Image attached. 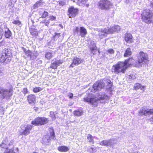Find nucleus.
Wrapping results in <instances>:
<instances>
[{"label":"nucleus","instance_id":"obj_1","mask_svg":"<svg viewBox=\"0 0 153 153\" xmlns=\"http://www.w3.org/2000/svg\"><path fill=\"white\" fill-rule=\"evenodd\" d=\"M97 98H90L89 97H85L84 98V101L90 103L94 107H96L98 103H103L104 100H108L109 98L108 96L105 93H100L97 95Z\"/></svg>","mask_w":153,"mask_h":153},{"label":"nucleus","instance_id":"obj_2","mask_svg":"<svg viewBox=\"0 0 153 153\" xmlns=\"http://www.w3.org/2000/svg\"><path fill=\"white\" fill-rule=\"evenodd\" d=\"M13 142V140H10L9 138L7 137L4 139L0 145V147L5 149L4 153H16L12 149Z\"/></svg>","mask_w":153,"mask_h":153},{"label":"nucleus","instance_id":"obj_3","mask_svg":"<svg viewBox=\"0 0 153 153\" xmlns=\"http://www.w3.org/2000/svg\"><path fill=\"white\" fill-rule=\"evenodd\" d=\"M127 68V66L126 63L119 62L118 63L113 65L111 71L116 74H118L120 72L124 73Z\"/></svg>","mask_w":153,"mask_h":153},{"label":"nucleus","instance_id":"obj_4","mask_svg":"<svg viewBox=\"0 0 153 153\" xmlns=\"http://www.w3.org/2000/svg\"><path fill=\"white\" fill-rule=\"evenodd\" d=\"M142 19L147 23L153 22V10L149 9L143 10L141 14Z\"/></svg>","mask_w":153,"mask_h":153},{"label":"nucleus","instance_id":"obj_5","mask_svg":"<svg viewBox=\"0 0 153 153\" xmlns=\"http://www.w3.org/2000/svg\"><path fill=\"white\" fill-rule=\"evenodd\" d=\"M147 58V54L141 51L138 56V61L135 63L136 66L138 68L142 66V65L143 64V62H145Z\"/></svg>","mask_w":153,"mask_h":153},{"label":"nucleus","instance_id":"obj_6","mask_svg":"<svg viewBox=\"0 0 153 153\" xmlns=\"http://www.w3.org/2000/svg\"><path fill=\"white\" fill-rule=\"evenodd\" d=\"M138 115L140 116H150V120L153 122V109L143 108L138 111Z\"/></svg>","mask_w":153,"mask_h":153},{"label":"nucleus","instance_id":"obj_7","mask_svg":"<svg viewBox=\"0 0 153 153\" xmlns=\"http://www.w3.org/2000/svg\"><path fill=\"white\" fill-rule=\"evenodd\" d=\"M104 83L102 81H100L95 82L93 85L92 88H90L89 91L95 93L97 91H99L104 87Z\"/></svg>","mask_w":153,"mask_h":153},{"label":"nucleus","instance_id":"obj_8","mask_svg":"<svg viewBox=\"0 0 153 153\" xmlns=\"http://www.w3.org/2000/svg\"><path fill=\"white\" fill-rule=\"evenodd\" d=\"M12 95V91L11 89H0V97L2 99H9Z\"/></svg>","mask_w":153,"mask_h":153},{"label":"nucleus","instance_id":"obj_9","mask_svg":"<svg viewBox=\"0 0 153 153\" xmlns=\"http://www.w3.org/2000/svg\"><path fill=\"white\" fill-rule=\"evenodd\" d=\"M48 122V118L45 117H38L36 118L31 122V124L33 125H42L47 123Z\"/></svg>","mask_w":153,"mask_h":153},{"label":"nucleus","instance_id":"obj_10","mask_svg":"<svg viewBox=\"0 0 153 153\" xmlns=\"http://www.w3.org/2000/svg\"><path fill=\"white\" fill-rule=\"evenodd\" d=\"M112 5V4L107 0H102L99 3L100 8L103 10H108Z\"/></svg>","mask_w":153,"mask_h":153},{"label":"nucleus","instance_id":"obj_11","mask_svg":"<svg viewBox=\"0 0 153 153\" xmlns=\"http://www.w3.org/2000/svg\"><path fill=\"white\" fill-rule=\"evenodd\" d=\"M20 128L22 129L21 134L26 136L30 134V131L31 129L32 126L30 125H22L21 126Z\"/></svg>","mask_w":153,"mask_h":153},{"label":"nucleus","instance_id":"obj_12","mask_svg":"<svg viewBox=\"0 0 153 153\" xmlns=\"http://www.w3.org/2000/svg\"><path fill=\"white\" fill-rule=\"evenodd\" d=\"M115 140L114 139H111L108 140H103L100 143V144L102 146H105L106 147H111L113 146L115 143Z\"/></svg>","mask_w":153,"mask_h":153},{"label":"nucleus","instance_id":"obj_13","mask_svg":"<svg viewBox=\"0 0 153 153\" xmlns=\"http://www.w3.org/2000/svg\"><path fill=\"white\" fill-rule=\"evenodd\" d=\"M95 30L99 32V36L100 39H102L106 37L108 33L107 28H103L101 29L96 28Z\"/></svg>","mask_w":153,"mask_h":153},{"label":"nucleus","instance_id":"obj_14","mask_svg":"<svg viewBox=\"0 0 153 153\" xmlns=\"http://www.w3.org/2000/svg\"><path fill=\"white\" fill-rule=\"evenodd\" d=\"M84 60L76 57H74L72 60V62L70 65L69 67L73 68L76 65H78L82 63Z\"/></svg>","mask_w":153,"mask_h":153},{"label":"nucleus","instance_id":"obj_15","mask_svg":"<svg viewBox=\"0 0 153 153\" xmlns=\"http://www.w3.org/2000/svg\"><path fill=\"white\" fill-rule=\"evenodd\" d=\"M78 10L77 8H74L73 7H71L68 10L69 17H74L78 13Z\"/></svg>","mask_w":153,"mask_h":153},{"label":"nucleus","instance_id":"obj_16","mask_svg":"<svg viewBox=\"0 0 153 153\" xmlns=\"http://www.w3.org/2000/svg\"><path fill=\"white\" fill-rule=\"evenodd\" d=\"M11 57L8 58L7 56L4 55V54H1V56H0V61L4 64H6L10 62L11 59Z\"/></svg>","mask_w":153,"mask_h":153},{"label":"nucleus","instance_id":"obj_17","mask_svg":"<svg viewBox=\"0 0 153 153\" xmlns=\"http://www.w3.org/2000/svg\"><path fill=\"white\" fill-rule=\"evenodd\" d=\"M1 54L7 56L8 58L11 57L12 56V51L10 49L5 48L2 51Z\"/></svg>","mask_w":153,"mask_h":153},{"label":"nucleus","instance_id":"obj_18","mask_svg":"<svg viewBox=\"0 0 153 153\" xmlns=\"http://www.w3.org/2000/svg\"><path fill=\"white\" fill-rule=\"evenodd\" d=\"M36 97L33 94H30L27 97V100L30 104L34 103L36 102Z\"/></svg>","mask_w":153,"mask_h":153},{"label":"nucleus","instance_id":"obj_19","mask_svg":"<svg viewBox=\"0 0 153 153\" xmlns=\"http://www.w3.org/2000/svg\"><path fill=\"white\" fill-rule=\"evenodd\" d=\"M125 40L128 43H132L133 42L132 35L130 34H125Z\"/></svg>","mask_w":153,"mask_h":153},{"label":"nucleus","instance_id":"obj_20","mask_svg":"<svg viewBox=\"0 0 153 153\" xmlns=\"http://www.w3.org/2000/svg\"><path fill=\"white\" fill-rule=\"evenodd\" d=\"M45 3L42 0H40L37 2L33 5V8L36 9L39 7H42Z\"/></svg>","mask_w":153,"mask_h":153},{"label":"nucleus","instance_id":"obj_21","mask_svg":"<svg viewBox=\"0 0 153 153\" xmlns=\"http://www.w3.org/2000/svg\"><path fill=\"white\" fill-rule=\"evenodd\" d=\"M69 149L67 146H61L58 147V150L60 152H65L68 151Z\"/></svg>","mask_w":153,"mask_h":153},{"label":"nucleus","instance_id":"obj_22","mask_svg":"<svg viewBox=\"0 0 153 153\" xmlns=\"http://www.w3.org/2000/svg\"><path fill=\"white\" fill-rule=\"evenodd\" d=\"M80 33L81 37H85L87 33L86 30L84 27H80Z\"/></svg>","mask_w":153,"mask_h":153},{"label":"nucleus","instance_id":"obj_23","mask_svg":"<svg viewBox=\"0 0 153 153\" xmlns=\"http://www.w3.org/2000/svg\"><path fill=\"white\" fill-rule=\"evenodd\" d=\"M30 31L31 34L33 36H36L38 35V31L34 28H31L30 30Z\"/></svg>","mask_w":153,"mask_h":153},{"label":"nucleus","instance_id":"obj_24","mask_svg":"<svg viewBox=\"0 0 153 153\" xmlns=\"http://www.w3.org/2000/svg\"><path fill=\"white\" fill-rule=\"evenodd\" d=\"M12 33L10 31L8 28H7L4 31V36L6 38H9L11 36Z\"/></svg>","mask_w":153,"mask_h":153},{"label":"nucleus","instance_id":"obj_25","mask_svg":"<svg viewBox=\"0 0 153 153\" xmlns=\"http://www.w3.org/2000/svg\"><path fill=\"white\" fill-rule=\"evenodd\" d=\"M132 54V52L130 48H128L126 50L124 56V57H128Z\"/></svg>","mask_w":153,"mask_h":153},{"label":"nucleus","instance_id":"obj_26","mask_svg":"<svg viewBox=\"0 0 153 153\" xmlns=\"http://www.w3.org/2000/svg\"><path fill=\"white\" fill-rule=\"evenodd\" d=\"M134 88L135 90H137L139 89L142 90L144 88V86H142L141 84L138 83H136L134 84Z\"/></svg>","mask_w":153,"mask_h":153},{"label":"nucleus","instance_id":"obj_27","mask_svg":"<svg viewBox=\"0 0 153 153\" xmlns=\"http://www.w3.org/2000/svg\"><path fill=\"white\" fill-rule=\"evenodd\" d=\"M38 56V53L36 52L35 51H32L31 54L30 55V59L33 60L36 59Z\"/></svg>","mask_w":153,"mask_h":153},{"label":"nucleus","instance_id":"obj_28","mask_svg":"<svg viewBox=\"0 0 153 153\" xmlns=\"http://www.w3.org/2000/svg\"><path fill=\"white\" fill-rule=\"evenodd\" d=\"M87 139L89 142L93 144L94 143V137L90 134H88L87 136Z\"/></svg>","mask_w":153,"mask_h":153},{"label":"nucleus","instance_id":"obj_29","mask_svg":"<svg viewBox=\"0 0 153 153\" xmlns=\"http://www.w3.org/2000/svg\"><path fill=\"white\" fill-rule=\"evenodd\" d=\"M49 131L50 132V135L52 138H54L55 137V133L52 127H51L49 128Z\"/></svg>","mask_w":153,"mask_h":153},{"label":"nucleus","instance_id":"obj_30","mask_svg":"<svg viewBox=\"0 0 153 153\" xmlns=\"http://www.w3.org/2000/svg\"><path fill=\"white\" fill-rule=\"evenodd\" d=\"M88 0H77V4L82 6L84 5Z\"/></svg>","mask_w":153,"mask_h":153},{"label":"nucleus","instance_id":"obj_31","mask_svg":"<svg viewBox=\"0 0 153 153\" xmlns=\"http://www.w3.org/2000/svg\"><path fill=\"white\" fill-rule=\"evenodd\" d=\"M22 49L25 53L26 54V55L30 57V55L31 54L32 51H30L29 50H27L24 48H22Z\"/></svg>","mask_w":153,"mask_h":153},{"label":"nucleus","instance_id":"obj_32","mask_svg":"<svg viewBox=\"0 0 153 153\" xmlns=\"http://www.w3.org/2000/svg\"><path fill=\"white\" fill-rule=\"evenodd\" d=\"M134 60L132 58H129L128 59L126 60L123 63H126L127 66H128V64H131L133 62Z\"/></svg>","mask_w":153,"mask_h":153},{"label":"nucleus","instance_id":"obj_33","mask_svg":"<svg viewBox=\"0 0 153 153\" xmlns=\"http://www.w3.org/2000/svg\"><path fill=\"white\" fill-rule=\"evenodd\" d=\"M83 111H74V114L75 116H80L82 114Z\"/></svg>","mask_w":153,"mask_h":153},{"label":"nucleus","instance_id":"obj_34","mask_svg":"<svg viewBox=\"0 0 153 153\" xmlns=\"http://www.w3.org/2000/svg\"><path fill=\"white\" fill-rule=\"evenodd\" d=\"M113 26L110 27L109 28H107V32L108 34H113L115 33Z\"/></svg>","mask_w":153,"mask_h":153},{"label":"nucleus","instance_id":"obj_35","mask_svg":"<svg viewBox=\"0 0 153 153\" xmlns=\"http://www.w3.org/2000/svg\"><path fill=\"white\" fill-rule=\"evenodd\" d=\"M45 56L48 59H50L53 57L52 53L50 52H47L45 54Z\"/></svg>","mask_w":153,"mask_h":153},{"label":"nucleus","instance_id":"obj_36","mask_svg":"<svg viewBox=\"0 0 153 153\" xmlns=\"http://www.w3.org/2000/svg\"><path fill=\"white\" fill-rule=\"evenodd\" d=\"M40 23H44L45 25L48 26L50 23V20L45 19L42 21Z\"/></svg>","mask_w":153,"mask_h":153},{"label":"nucleus","instance_id":"obj_37","mask_svg":"<svg viewBox=\"0 0 153 153\" xmlns=\"http://www.w3.org/2000/svg\"><path fill=\"white\" fill-rule=\"evenodd\" d=\"M60 36V33H55V35L53 36V39L54 41L56 40Z\"/></svg>","mask_w":153,"mask_h":153},{"label":"nucleus","instance_id":"obj_38","mask_svg":"<svg viewBox=\"0 0 153 153\" xmlns=\"http://www.w3.org/2000/svg\"><path fill=\"white\" fill-rule=\"evenodd\" d=\"M114 31L115 32L118 33L120 30V27L118 25H115L113 26Z\"/></svg>","mask_w":153,"mask_h":153},{"label":"nucleus","instance_id":"obj_39","mask_svg":"<svg viewBox=\"0 0 153 153\" xmlns=\"http://www.w3.org/2000/svg\"><path fill=\"white\" fill-rule=\"evenodd\" d=\"M57 64H56L55 61H54L51 63L50 68L55 69L57 68Z\"/></svg>","mask_w":153,"mask_h":153},{"label":"nucleus","instance_id":"obj_40","mask_svg":"<svg viewBox=\"0 0 153 153\" xmlns=\"http://www.w3.org/2000/svg\"><path fill=\"white\" fill-rule=\"evenodd\" d=\"M42 90V88L40 87H36L33 89V91L35 93L38 92Z\"/></svg>","mask_w":153,"mask_h":153},{"label":"nucleus","instance_id":"obj_41","mask_svg":"<svg viewBox=\"0 0 153 153\" xmlns=\"http://www.w3.org/2000/svg\"><path fill=\"white\" fill-rule=\"evenodd\" d=\"M48 16V13L46 11H44L42 14L41 18H45Z\"/></svg>","mask_w":153,"mask_h":153},{"label":"nucleus","instance_id":"obj_42","mask_svg":"<svg viewBox=\"0 0 153 153\" xmlns=\"http://www.w3.org/2000/svg\"><path fill=\"white\" fill-rule=\"evenodd\" d=\"M107 86L108 87L107 88H111L112 85V83L111 82V81L109 79H108L107 80Z\"/></svg>","mask_w":153,"mask_h":153},{"label":"nucleus","instance_id":"obj_43","mask_svg":"<svg viewBox=\"0 0 153 153\" xmlns=\"http://www.w3.org/2000/svg\"><path fill=\"white\" fill-rule=\"evenodd\" d=\"M128 78L129 79H131V80L134 79H136V77L135 76L134 73H133L131 74H130Z\"/></svg>","mask_w":153,"mask_h":153},{"label":"nucleus","instance_id":"obj_44","mask_svg":"<svg viewBox=\"0 0 153 153\" xmlns=\"http://www.w3.org/2000/svg\"><path fill=\"white\" fill-rule=\"evenodd\" d=\"M44 142L46 143L49 142L51 140L50 137L48 136H46L44 138Z\"/></svg>","mask_w":153,"mask_h":153},{"label":"nucleus","instance_id":"obj_45","mask_svg":"<svg viewBox=\"0 0 153 153\" xmlns=\"http://www.w3.org/2000/svg\"><path fill=\"white\" fill-rule=\"evenodd\" d=\"M91 53L94 54L96 52L97 47H92L90 48Z\"/></svg>","mask_w":153,"mask_h":153},{"label":"nucleus","instance_id":"obj_46","mask_svg":"<svg viewBox=\"0 0 153 153\" xmlns=\"http://www.w3.org/2000/svg\"><path fill=\"white\" fill-rule=\"evenodd\" d=\"M4 30L2 28L0 27V40L1 39L3 36Z\"/></svg>","mask_w":153,"mask_h":153},{"label":"nucleus","instance_id":"obj_47","mask_svg":"<svg viewBox=\"0 0 153 153\" xmlns=\"http://www.w3.org/2000/svg\"><path fill=\"white\" fill-rule=\"evenodd\" d=\"M50 116H51L53 120L55 119V116L54 114V112L53 111H51L50 112Z\"/></svg>","mask_w":153,"mask_h":153},{"label":"nucleus","instance_id":"obj_48","mask_svg":"<svg viewBox=\"0 0 153 153\" xmlns=\"http://www.w3.org/2000/svg\"><path fill=\"white\" fill-rule=\"evenodd\" d=\"M55 62L56 63V64H57V66L63 63V61L62 60H56Z\"/></svg>","mask_w":153,"mask_h":153},{"label":"nucleus","instance_id":"obj_49","mask_svg":"<svg viewBox=\"0 0 153 153\" xmlns=\"http://www.w3.org/2000/svg\"><path fill=\"white\" fill-rule=\"evenodd\" d=\"M107 52L110 54H113L114 53V50L112 49H109L107 51Z\"/></svg>","mask_w":153,"mask_h":153},{"label":"nucleus","instance_id":"obj_50","mask_svg":"<svg viewBox=\"0 0 153 153\" xmlns=\"http://www.w3.org/2000/svg\"><path fill=\"white\" fill-rule=\"evenodd\" d=\"M4 109L3 108V107H1L0 105V114H3L4 113Z\"/></svg>","mask_w":153,"mask_h":153},{"label":"nucleus","instance_id":"obj_51","mask_svg":"<svg viewBox=\"0 0 153 153\" xmlns=\"http://www.w3.org/2000/svg\"><path fill=\"white\" fill-rule=\"evenodd\" d=\"M12 23L14 24L18 25L21 24V22L18 20L14 21Z\"/></svg>","mask_w":153,"mask_h":153},{"label":"nucleus","instance_id":"obj_52","mask_svg":"<svg viewBox=\"0 0 153 153\" xmlns=\"http://www.w3.org/2000/svg\"><path fill=\"white\" fill-rule=\"evenodd\" d=\"M49 18L50 19H49L52 21H55L56 19V17L53 16H49Z\"/></svg>","mask_w":153,"mask_h":153},{"label":"nucleus","instance_id":"obj_53","mask_svg":"<svg viewBox=\"0 0 153 153\" xmlns=\"http://www.w3.org/2000/svg\"><path fill=\"white\" fill-rule=\"evenodd\" d=\"M74 31H75V33H78L79 31L80 32V28H79L78 27H76V28L75 29Z\"/></svg>","mask_w":153,"mask_h":153},{"label":"nucleus","instance_id":"obj_54","mask_svg":"<svg viewBox=\"0 0 153 153\" xmlns=\"http://www.w3.org/2000/svg\"><path fill=\"white\" fill-rule=\"evenodd\" d=\"M59 4L60 5L63 6L65 4V2L64 1H61L59 2Z\"/></svg>","mask_w":153,"mask_h":153},{"label":"nucleus","instance_id":"obj_55","mask_svg":"<svg viewBox=\"0 0 153 153\" xmlns=\"http://www.w3.org/2000/svg\"><path fill=\"white\" fill-rule=\"evenodd\" d=\"M5 42L4 41H2L0 42V46H3L5 45Z\"/></svg>","mask_w":153,"mask_h":153},{"label":"nucleus","instance_id":"obj_56","mask_svg":"<svg viewBox=\"0 0 153 153\" xmlns=\"http://www.w3.org/2000/svg\"><path fill=\"white\" fill-rule=\"evenodd\" d=\"M23 93L24 94H26L27 92V88H24L23 91Z\"/></svg>","mask_w":153,"mask_h":153},{"label":"nucleus","instance_id":"obj_57","mask_svg":"<svg viewBox=\"0 0 153 153\" xmlns=\"http://www.w3.org/2000/svg\"><path fill=\"white\" fill-rule=\"evenodd\" d=\"M149 137L151 142L153 143V135L150 136Z\"/></svg>","mask_w":153,"mask_h":153},{"label":"nucleus","instance_id":"obj_58","mask_svg":"<svg viewBox=\"0 0 153 153\" xmlns=\"http://www.w3.org/2000/svg\"><path fill=\"white\" fill-rule=\"evenodd\" d=\"M91 44L93 45V47H96V43L94 41L91 42Z\"/></svg>","mask_w":153,"mask_h":153},{"label":"nucleus","instance_id":"obj_59","mask_svg":"<svg viewBox=\"0 0 153 153\" xmlns=\"http://www.w3.org/2000/svg\"><path fill=\"white\" fill-rule=\"evenodd\" d=\"M68 96L70 99H72L73 96V94L72 93H71L68 95Z\"/></svg>","mask_w":153,"mask_h":153},{"label":"nucleus","instance_id":"obj_60","mask_svg":"<svg viewBox=\"0 0 153 153\" xmlns=\"http://www.w3.org/2000/svg\"><path fill=\"white\" fill-rule=\"evenodd\" d=\"M85 5L86 7H88L89 4H86Z\"/></svg>","mask_w":153,"mask_h":153},{"label":"nucleus","instance_id":"obj_61","mask_svg":"<svg viewBox=\"0 0 153 153\" xmlns=\"http://www.w3.org/2000/svg\"><path fill=\"white\" fill-rule=\"evenodd\" d=\"M61 26L62 28H63V26L61 25Z\"/></svg>","mask_w":153,"mask_h":153},{"label":"nucleus","instance_id":"obj_62","mask_svg":"<svg viewBox=\"0 0 153 153\" xmlns=\"http://www.w3.org/2000/svg\"><path fill=\"white\" fill-rule=\"evenodd\" d=\"M153 4H152V7H153Z\"/></svg>","mask_w":153,"mask_h":153}]
</instances>
